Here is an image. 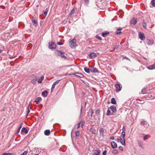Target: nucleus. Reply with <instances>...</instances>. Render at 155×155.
Listing matches in <instances>:
<instances>
[{
  "label": "nucleus",
  "instance_id": "nucleus-1",
  "mask_svg": "<svg viewBox=\"0 0 155 155\" xmlns=\"http://www.w3.org/2000/svg\"><path fill=\"white\" fill-rule=\"evenodd\" d=\"M76 39L74 38L69 41V46L71 48H74L77 46L76 44Z\"/></svg>",
  "mask_w": 155,
  "mask_h": 155
},
{
  "label": "nucleus",
  "instance_id": "nucleus-23",
  "mask_svg": "<svg viewBox=\"0 0 155 155\" xmlns=\"http://www.w3.org/2000/svg\"><path fill=\"white\" fill-rule=\"evenodd\" d=\"M42 95L44 97H46L48 95L47 91H45L42 93Z\"/></svg>",
  "mask_w": 155,
  "mask_h": 155
},
{
  "label": "nucleus",
  "instance_id": "nucleus-10",
  "mask_svg": "<svg viewBox=\"0 0 155 155\" xmlns=\"http://www.w3.org/2000/svg\"><path fill=\"white\" fill-rule=\"evenodd\" d=\"M100 135L101 136H104V130L102 128H100L99 129Z\"/></svg>",
  "mask_w": 155,
  "mask_h": 155
},
{
  "label": "nucleus",
  "instance_id": "nucleus-41",
  "mask_svg": "<svg viewBox=\"0 0 155 155\" xmlns=\"http://www.w3.org/2000/svg\"><path fill=\"white\" fill-rule=\"evenodd\" d=\"M48 12V10H47V8H46V10L44 11V14L45 16H46L47 15Z\"/></svg>",
  "mask_w": 155,
  "mask_h": 155
},
{
  "label": "nucleus",
  "instance_id": "nucleus-62",
  "mask_svg": "<svg viewBox=\"0 0 155 155\" xmlns=\"http://www.w3.org/2000/svg\"><path fill=\"white\" fill-rule=\"evenodd\" d=\"M0 52H1V53H2L3 52V51L1 50Z\"/></svg>",
  "mask_w": 155,
  "mask_h": 155
},
{
  "label": "nucleus",
  "instance_id": "nucleus-18",
  "mask_svg": "<svg viewBox=\"0 0 155 155\" xmlns=\"http://www.w3.org/2000/svg\"><path fill=\"white\" fill-rule=\"evenodd\" d=\"M41 100V97H38L36 98L35 101V102H36L37 104H38L40 101Z\"/></svg>",
  "mask_w": 155,
  "mask_h": 155
},
{
  "label": "nucleus",
  "instance_id": "nucleus-64",
  "mask_svg": "<svg viewBox=\"0 0 155 155\" xmlns=\"http://www.w3.org/2000/svg\"><path fill=\"white\" fill-rule=\"evenodd\" d=\"M7 53H8V50H7Z\"/></svg>",
  "mask_w": 155,
  "mask_h": 155
},
{
  "label": "nucleus",
  "instance_id": "nucleus-60",
  "mask_svg": "<svg viewBox=\"0 0 155 155\" xmlns=\"http://www.w3.org/2000/svg\"><path fill=\"white\" fill-rule=\"evenodd\" d=\"M118 48V47H115V48H114V49H116V48Z\"/></svg>",
  "mask_w": 155,
  "mask_h": 155
},
{
  "label": "nucleus",
  "instance_id": "nucleus-7",
  "mask_svg": "<svg viewBox=\"0 0 155 155\" xmlns=\"http://www.w3.org/2000/svg\"><path fill=\"white\" fill-rule=\"evenodd\" d=\"M97 56V54L94 52H91L89 55V57L91 59L94 58Z\"/></svg>",
  "mask_w": 155,
  "mask_h": 155
},
{
  "label": "nucleus",
  "instance_id": "nucleus-26",
  "mask_svg": "<svg viewBox=\"0 0 155 155\" xmlns=\"http://www.w3.org/2000/svg\"><path fill=\"white\" fill-rule=\"evenodd\" d=\"M125 132H122L120 135V138H125Z\"/></svg>",
  "mask_w": 155,
  "mask_h": 155
},
{
  "label": "nucleus",
  "instance_id": "nucleus-61",
  "mask_svg": "<svg viewBox=\"0 0 155 155\" xmlns=\"http://www.w3.org/2000/svg\"><path fill=\"white\" fill-rule=\"evenodd\" d=\"M82 110V108H81V113Z\"/></svg>",
  "mask_w": 155,
  "mask_h": 155
},
{
  "label": "nucleus",
  "instance_id": "nucleus-14",
  "mask_svg": "<svg viewBox=\"0 0 155 155\" xmlns=\"http://www.w3.org/2000/svg\"><path fill=\"white\" fill-rule=\"evenodd\" d=\"M140 124H141L142 125H145V126L146 125L147 127H148V126H149V125L148 124V122L146 121H144V120L141 121V122Z\"/></svg>",
  "mask_w": 155,
  "mask_h": 155
},
{
  "label": "nucleus",
  "instance_id": "nucleus-8",
  "mask_svg": "<svg viewBox=\"0 0 155 155\" xmlns=\"http://www.w3.org/2000/svg\"><path fill=\"white\" fill-rule=\"evenodd\" d=\"M117 140L118 141H119L120 140V143L122 145L124 146H125L126 145L125 140V138H120V139H118Z\"/></svg>",
  "mask_w": 155,
  "mask_h": 155
},
{
  "label": "nucleus",
  "instance_id": "nucleus-54",
  "mask_svg": "<svg viewBox=\"0 0 155 155\" xmlns=\"http://www.w3.org/2000/svg\"><path fill=\"white\" fill-rule=\"evenodd\" d=\"M84 122H82L81 123V127H82L84 126Z\"/></svg>",
  "mask_w": 155,
  "mask_h": 155
},
{
  "label": "nucleus",
  "instance_id": "nucleus-45",
  "mask_svg": "<svg viewBox=\"0 0 155 155\" xmlns=\"http://www.w3.org/2000/svg\"><path fill=\"white\" fill-rule=\"evenodd\" d=\"M107 151L106 150L104 151L102 153L103 155H106L107 154Z\"/></svg>",
  "mask_w": 155,
  "mask_h": 155
},
{
  "label": "nucleus",
  "instance_id": "nucleus-21",
  "mask_svg": "<svg viewBox=\"0 0 155 155\" xmlns=\"http://www.w3.org/2000/svg\"><path fill=\"white\" fill-rule=\"evenodd\" d=\"M60 81V80H58L56 81H55L53 84L52 87L51 88V90L52 89H54V88L55 85H56V84L58 83L59 81Z\"/></svg>",
  "mask_w": 155,
  "mask_h": 155
},
{
  "label": "nucleus",
  "instance_id": "nucleus-30",
  "mask_svg": "<svg viewBox=\"0 0 155 155\" xmlns=\"http://www.w3.org/2000/svg\"><path fill=\"white\" fill-rule=\"evenodd\" d=\"M111 103L113 104H116V102L114 98H112L111 100Z\"/></svg>",
  "mask_w": 155,
  "mask_h": 155
},
{
  "label": "nucleus",
  "instance_id": "nucleus-29",
  "mask_svg": "<svg viewBox=\"0 0 155 155\" xmlns=\"http://www.w3.org/2000/svg\"><path fill=\"white\" fill-rule=\"evenodd\" d=\"M75 136L76 137H78L80 135V131L77 130L75 132Z\"/></svg>",
  "mask_w": 155,
  "mask_h": 155
},
{
  "label": "nucleus",
  "instance_id": "nucleus-48",
  "mask_svg": "<svg viewBox=\"0 0 155 155\" xmlns=\"http://www.w3.org/2000/svg\"><path fill=\"white\" fill-rule=\"evenodd\" d=\"M117 31H120L122 30V28H117Z\"/></svg>",
  "mask_w": 155,
  "mask_h": 155
},
{
  "label": "nucleus",
  "instance_id": "nucleus-36",
  "mask_svg": "<svg viewBox=\"0 0 155 155\" xmlns=\"http://www.w3.org/2000/svg\"><path fill=\"white\" fill-rule=\"evenodd\" d=\"M142 93L143 94H144L146 93L147 91L146 90L145 88H143L141 91Z\"/></svg>",
  "mask_w": 155,
  "mask_h": 155
},
{
  "label": "nucleus",
  "instance_id": "nucleus-46",
  "mask_svg": "<svg viewBox=\"0 0 155 155\" xmlns=\"http://www.w3.org/2000/svg\"><path fill=\"white\" fill-rule=\"evenodd\" d=\"M119 148L121 151H123V148L122 146H120L119 147Z\"/></svg>",
  "mask_w": 155,
  "mask_h": 155
},
{
  "label": "nucleus",
  "instance_id": "nucleus-11",
  "mask_svg": "<svg viewBox=\"0 0 155 155\" xmlns=\"http://www.w3.org/2000/svg\"><path fill=\"white\" fill-rule=\"evenodd\" d=\"M101 153V151L99 150H96L94 151L92 155H99Z\"/></svg>",
  "mask_w": 155,
  "mask_h": 155
},
{
  "label": "nucleus",
  "instance_id": "nucleus-35",
  "mask_svg": "<svg viewBox=\"0 0 155 155\" xmlns=\"http://www.w3.org/2000/svg\"><path fill=\"white\" fill-rule=\"evenodd\" d=\"M151 2L152 5L153 7H155V0H152Z\"/></svg>",
  "mask_w": 155,
  "mask_h": 155
},
{
  "label": "nucleus",
  "instance_id": "nucleus-9",
  "mask_svg": "<svg viewBox=\"0 0 155 155\" xmlns=\"http://www.w3.org/2000/svg\"><path fill=\"white\" fill-rule=\"evenodd\" d=\"M111 110L114 113H115L117 111V109L116 107L114 105L111 106L110 107Z\"/></svg>",
  "mask_w": 155,
  "mask_h": 155
},
{
  "label": "nucleus",
  "instance_id": "nucleus-33",
  "mask_svg": "<svg viewBox=\"0 0 155 155\" xmlns=\"http://www.w3.org/2000/svg\"><path fill=\"white\" fill-rule=\"evenodd\" d=\"M112 153L113 154L116 155L118 153V152L117 150L114 149L113 150Z\"/></svg>",
  "mask_w": 155,
  "mask_h": 155
},
{
  "label": "nucleus",
  "instance_id": "nucleus-27",
  "mask_svg": "<svg viewBox=\"0 0 155 155\" xmlns=\"http://www.w3.org/2000/svg\"><path fill=\"white\" fill-rule=\"evenodd\" d=\"M37 80V78H35L31 80V82L33 84H35L36 83V82Z\"/></svg>",
  "mask_w": 155,
  "mask_h": 155
},
{
  "label": "nucleus",
  "instance_id": "nucleus-31",
  "mask_svg": "<svg viewBox=\"0 0 155 155\" xmlns=\"http://www.w3.org/2000/svg\"><path fill=\"white\" fill-rule=\"evenodd\" d=\"M32 21L33 24L35 26H36L37 25V22L34 19H32Z\"/></svg>",
  "mask_w": 155,
  "mask_h": 155
},
{
  "label": "nucleus",
  "instance_id": "nucleus-37",
  "mask_svg": "<svg viewBox=\"0 0 155 155\" xmlns=\"http://www.w3.org/2000/svg\"><path fill=\"white\" fill-rule=\"evenodd\" d=\"M75 12V10L74 8H73L70 14V15H71L72 14H74Z\"/></svg>",
  "mask_w": 155,
  "mask_h": 155
},
{
  "label": "nucleus",
  "instance_id": "nucleus-59",
  "mask_svg": "<svg viewBox=\"0 0 155 155\" xmlns=\"http://www.w3.org/2000/svg\"><path fill=\"white\" fill-rule=\"evenodd\" d=\"M2 7V9H4L5 7L3 6H1V8Z\"/></svg>",
  "mask_w": 155,
  "mask_h": 155
},
{
  "label": "nucleus",
  "instance_id": "nucleus-52",
  "mask_svg": "<svg viewBox=\"0 0 155 155\" xmlns=\"http://www.w3.org/2000/svg\"><path fill=\"white\" fill-rule=\"evenodd\" d=\"M121 33H122V32L121 31H118V32H117L116 33V34L117 35H118L120 34Z\"/></svg>",
  "mask_w": 155,
  "mask_h": 155
},
{
  "label": "nucleus",
  "instance_id": "nucleus-39",
  "mask_svg": "<svg viewBox=\"0 0 155 155\" xmlns=\"http://www.w3.org/2000/svg\"><path fill=\"white\" fill-rule=\"evenodd\" d=\"M138 144L139 145L140 147L142 148H143V147L142 146V143L140 141L138 142Z\"/></svg>",
  "mask_w": 155,
  "mask_h": 155
},
{
  "label": "nucleus",
  "instance_id": "nucleus-63",
  "mask_svg": "<svg viewBox=\"0 0 155 155\" xmlns=\"http://www.w3.org/2000/svg\"><path fill=\"white\" fill-rule=\"evenodd\" d=\"M28 110H29V107H28Z\"/></svg>",
  "mask_w": 155,
  "mask_h": 155
},
{
  "label": "nucleus",
  "instance_id": "nucleus-6",
  "mask_svg": "<svg viewBox=\"0 0 155 155\" xmlns=\"http://www.w3.org/2000/svg\"><path fill=\"white\" fill-rule=\"evenodd\" d=\"M141 137L143 138V140L145 141L149 139L150 136L145 134H142L141 136Z\"/></svg>",
  "mask_w": 155,
  "mask_h": 155
},
{
  "label": "nucleus",
  "instance_id": "nucleus-42",
  "mask_svg": "<svg viewBox=\"0 0 155 155\" xmlns=\"http://www.w3.org/2000/svg\"><path fill=\"white\" fill-rule=\"evenodd\" d=\"M96 37L99 40H102V38H101V37L100 36H99V35H96Z\"/></svg>",
  "mask_w": 155,
  "mask_h": 155
},
{
  "label": "nucleus",
  "instance_id": "nucleus-47",
  "mask_svg": "<svg viewBox=\"0 0 155 155\" xmlns=\"http://www.w3.org/2000/svg\"><path fill=\"white\" fill-rule=\"evenodd\" d=\"M57 44L59 45H63L62 43L61 42H58Z\"/></svg>",
  "mask_w": 155,
  "mask_h": 155
},
{
  "label": "nucleus",
  "instance_id": "nucleus-55",
  "mask_svg": "<svg viewBox=\"0 0 155 155\" xmlns=\"http://www.w3.org/2000/svg\"><path fill=\"white\" fill-rule=\"evenodd\" d=\"M30 110H28L27 111V113L26 115V117H27L29 113H30Z\"/></svg>",
  "mask_w": 155,
  "mask_h": 155
},
{
  "label": "nucleus",
  "instance_id": "nucleus-20",
  "mask_svg": "<svg viewBox=\"0 0 155 155\" xmlns=\"http://www.w3.org/2000/svg\"><path fill=\"white\" fill-rule=\"evenodd\" d=\"M44 133L45 135L48 136L50 133V130H46L44 131Z\"/></svg>",
  "mask_w": 155,
  "mask_h": 155
},
{
  "label": "nucleus",
  "instance_id": "nucleus-2",
  "mask_svg": "<svg viewBox=\"0 0 155 155\" xmlns=\"http://www.w3.org/2000/svg\"><path fill=\"white\" fill-rule=\"evenodd\" d=\"M56 55L58 56H61V58H64L65 59L67 57L64 56V53L61 51H56L55 52Z\"/></svg>",
  "mask_w": 155,
  "mask_h": 155
},
{
  "label": "nucleus",
  "instance_id": "nucleus-56",
  "mask_svg": "<svg viewBox=\"0 0 155 155\" xmlns=\"http://www.w3.org/2000/svg\"><path fill=\"white\" fill-rule=\"evenodd\" d=\"M22 124H20V127H19V128H20V129H21V127H22Z\"/></svg>",
  "mask_w": 155,
  "mask_h": 155
},
{
  "label": "nucleus",
  "instance_id": "nucleus-19",
  "mask_svg": "<svg viewBox=\"0 0 155 155\" xmlns=\"http://www.w3.org/2000/svg\"><path fill=\"white\" fill-rule=\"evenodd\" d=\"M131 23L133 25H135L137 22V20L136 18H134L131 20L130 21Z\"/></svg>",
  "mask_w": 155,
  "mask_h": 155
},
{
  "label": "nucleus",
  "instance_id": "nucleus-4",
  "mask_svg": "<svg viewBox=\"0 0 155 155\" xmlns=\"http://www.w3.org/2000/svg\"><path fill=\"white\" fill-rule=\"evenodd\" d=\"M116 90L117 91H120L122 88V85L119 84H117L115 85Z\"/></svg>",
  "mask_w": 155,
  "mask_h": 155
},
{
  "label": "nucleus",
  "instance_id": "nucleus-38",
  "mask_svg": "<svg viewBox=\"0 0 155 155\" xmlns=\"http://www.w3.org/2000/svg\"><path fill=\"white\" fill-rule=\"evenodd\" d=\"M106 115L107 116H109L111 115L110 114V111L109 109H108L107 111V113H106Z\"/></svg>",
  "mask_w": 155,
  "mask_h": 155
},
{
  "label": "nucleus",
  "instance_id": "nucleus-13",
  "mask_svg": "<svg viewBox=\"0 0 155 155\" xmlns=\"http://www.w3.org/2000/svg\"><path fill=\"white\" fill-rule=\"evenodd\" d=\"M74 74L80 78H83L84 77V75L81 73H75Z\"/></svg>",
  "mask_w": 155,
  "mask_h": 155
},
{
  "label": "nucleus",
  "instance_id": "nucleus-51",
  "mask_svg": "<svg viewBox=\"0 0 155 155\" xmlns=\"http://www.w3.org/2000/svg\"><path fill=\"white\" fill-rule=\"evenodd\" d=\"M122 130H123L122 132H125V128L124 126H123V127Z\"/></svg>",
  "mask_w": 155,
  "mask_h": 155
},
{
  "label": "nucleus",
  "instance_id": "nucleus-32",
  "mask_svg": "<svg viewBox=\"0 0 155 155\" xmlns=\"http://www.w3.org/2000/svg\"><path fill=\"white\" fill-rule=\"evenodd\" d=\"M100 110L99 109H97L95 111V113L98 116L100 115Z\"/></svg>",
  "mask_w": 155,
  "mask_h": 155
},
{
  "label": "nucleus",
  "instance_id": "nucleus-24",
  "mask_svg": "<svg viewBox=\"0 0 155 155\" xmlns=\"http://www.w3.org/2000/svg\"><path fill=\"white\" fill-rule=\"evenodd\" d=\"M21 132H24L25 134H27L28 132V131L26 129L25 127H23L22 128Z\"/></svg>",
  "mask_w": 155,
  "mask_h": 155
},
{
  "label": "nucleus",
  "instance_id": "nucleus-57",
  "mask_svg": "<svg viewBox=\"0 0 155 155\" xmlns=\"http://www.w3.org/2000/svg\"><path fill=\"white\" fill-rule=\"evenodd\" d=\"M89 0H85V2L86 4H87L88 3Z\"/></svg>",
  "mask_w": 155,
  "mask_h": 155
},
{
  "label": "nucleus",
  "instance_id": "nucleus-40",
  "mask_svg": "<svg viewBox=\"0 0 155 155\" xmlns=\"http://www.w3.org/2000/svg\"><path fill=\"white\" fill-rule=\"evenodd\" d=\"M12 153H4L2 155H12Z\"/></svg>",
  "mask_w": 155,
  "mask_h": 155
},
{
  "label": "nucleus",
  "instance_id": "nucleus-34",
  "mask_svg": "<svg viewBox=\"0 0 155 155\" xmlns=\"http://www.w3.org/2000/svg\"><path fill=\"white\" fill-rule=\"evenodd\" d=\"M109 34V33L108 32H103L102 33V35L103 37H105L107 35H108Z\"/></svg>",
  "mask_w": 155,
  "mask_h": 155
},
{
  "label": "nucleus",
  "instance_id": "nucleus-49",
  "mask_svg": "<svg viewBox=\"0 0 155 155\" xmlns=\"http://www.w3.org/2000/svg\"><path fill=\"white\" fill-rule=\"evenodd\" d=\"M114 136H112L110 137V139L111 140H114Z\"/></svg>",
  "mask_w": 155,
  "mask_h": 155
},
{
  "label": "nucleus",
  "instance_id": "nucleus-3",
  "mask_svg": "<svg viewBox=\"0 0 155 155\" xmlns=\"http://www.w3.org/2000/svg\"><path fill=\"white\" fill-rule=\"evenodd\" d=\"M49 47L51 49H54L56 47V45L52 41L49 42Z\"/></svg>",
  "mask_w": 155,
  "mask_h": 155
},
{
  "label": "nucleus",
  "instance_id": "nucleus-28",
  "mask_svg": "<svg viewBox=\"0 0 155 155\" xmlns=\"http://www.w3.org/2000/svg\"><path fill=\"white\" fill-rule=\"evenodd\" d=\"M84 70L85 72L87 73H89L90 71V69H89L87 67H85Z\"/></svg>",
  "mask_w": 155,
  "mask_h": 155
},
{
  "label": "nucleus",
  "instance_id": "nucleus-25",
  "mask_svg": "<svg viewBox=\"0 0 155 155\" xmlns=\"http://www.w3.org/2000/svg\"><path fill=\"white\" fill-rule=\"evenodd\" d=\"M44 77L43 76H41L40 78L38 80V83H41L42 82V81L44 79Z\"/></svg>",
  "mask_w": 155,
  "mask_h": 155
},
{
  "label": "nucleus",
  "instance_id": "nucleus-50",
  "mask_svg": "<svg viewBox=\"0 0 155 155\" xmlns=\"http://www.w3.org/2000/svg\"><path fill=\"white\" fill-rule=\"evenodd\" d=\"M81 124V122H79L78 124V127H77V128L78 129L80 127V124Z\"/></svg>",
  "mask_w": 155,
  "mask_h": 155
},
{
  "label": "nucleus",
  "instance_id": "nucleus-12",
  "mask_svg": "<svg viewBox=\"0 0 155 155\" xmlns=\"http://www.w3.org/2000/svg\"><path fill=\"white\" fill-rule=\"evenodd\" d=\"M111 146L113 148H115L117 147V144L114 141H112L111 142Z\"/></svg>",
  "mask_w": 155,
  "mask_h": 155
},
{
  "label": "nucleus",
  "instance_id": "nucleus-15",
  "mask_svg": "<svg viewBox=\"0 0 155 155\" xmlns=\"http://www.w3.org/2000/svg\"><path fill=\"white\" fill-rule=\"evenodd\" d=\"M90 71L92 72L96 73L98 72V70L95 68L91 67L90 68Z\"/></svg>",
  "mask_w": 155,
  "mask_h": 155
},
{
  "label": "nucleus",
  "instance_id": "nucleus-43",
  "mask_svg": "<svg viewBox=\"0 0 155 155\" xmlns=\"http://www.w3.org/2000/svg\"><path fill=\"white\" fill-rule=\"evenodd\" d=\"M28 153L27 151H25L20 155H26Z\"/></svg>",
  "mask_w": 155,
  "mask_h": 155
},
{
  "label": "nucleus",
  "instance_id": "nucleus-44",
  "mask_svg": "<svg viewBox=\"0 0 155 155\" xmlns=\"http://www.w3.org/2000/svg\"><path fill=\"white\" fill-rule=\"evenodd\" d=\"M90 113L91 114V116L92 117V114L93 113V112L92 109H91L89 110Z\"/></svg>",
  "mask_w": 155,
  "mask_h": 155
},
{
  "label": "nucleus",
  "instance_id": "nucleus-22",
  "mask_svg": "<svg viewBox=\"0 0 155 155\" xmlns=\"http://www.w3.org/2000/svg\"><path fill=\"white\" fill-rule=\"evenodd\" d=\"M90 131H91L92 133L93 134H95L96 132V130L94 128H91L89 130Z\"/></svg>",
  "mask_w": 155,
  "mask_h": 155
},
{
  "label": "nucleus",
  "instance_id": "nucleus-58",
  "mask_svg": "<svg viewBox=\"0 0 155 155\" xmlns=\"http://www.w3.org/2000/svg\"><path fill=\"white\" fill-rule=\"evenodd\" d=\"M20 129L19 128L18 129L17 131V133H18L20 131Z\"/></svg>",
  "mask_w": 155,
  "mask_h": 155
},
{
  "label": "nucleus",
  "instance_id": "nucleus-53",
  "mask_svg": "<svg viewBox=\"0 0 155 155\" xmlns=\"http://www.w3.org/2000/svg\"><path fill=\"white\" fill-rule=\"evenodd\" d=\"M143 26L144 28H146V25L145 23H143Z\"/></svg>",
  "mask_w": 155,
  "mask_h": 155
},
{
  "label": "nucleus",
  "instance_id": "nucleus-17",
  "mask_svg": "<svg viewBox=\"0 0 155 155\" xmlns=\"http://www.w3.org/2000/svg\"><path fill=\"white\" fill-rule=\"evenodd\" d=\"M154 43V41L152 39H149L147 42V44L149 45H152Z\"/></svg>",
  "mask_w": 155,
  "mask_h": 155
},
{
  "label": "nucleus",
  "instance_id": "nucleus-5",
  "mask_svg": "<svg viewBox=\"0 0 155 155\" xmlns=\"http://www.w3.org/2000/svg\"><path fill=\"white\" fill-rule=\"evenodd\" d=\"M138 36L140 39L142 40H143L145 39V37L144 34L141 32L139 33Z\"/></svg>",
  "mask_w": 155,
  "mask_h": 155
},
{
  "label": "nucleus",
  "instance_id": "nucleus-16",
  "mask_svg": "<svg viewBox=\"0 0 155 155\" xmlns=\"http://www.w3.org/2000/svg\"><path fill=\"white\" fill-rule=\"evenodd\" d=\"M147 69L149 70H153L155 68V63L153 64L152 65L148 66L147 67Z\"/></svg>",
  "mask_w": 155,
  "mask_h": 155
}]
</instances>
